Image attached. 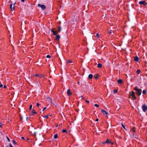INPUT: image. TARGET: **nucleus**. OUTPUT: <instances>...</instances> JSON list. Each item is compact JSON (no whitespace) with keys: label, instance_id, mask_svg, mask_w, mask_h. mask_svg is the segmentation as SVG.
I'll return each mask as SVG.
<instances>
[{"label":"nucleus","instance_id":"1","mask_svg":"<svg viewBox=\"0 0 147 147\" xmlns=\"http://www.w3.org/2000/svg\"><path fill=\"white\" fill-rule=\"evenodd\" d=\"M106 143H110L112 145L113 143L112 142H111L109 140L107 139L106 141L105 142H102V144H105Z\"/></svg>","mask_w":147,"mask_h":147},{"label":"nucleus","instance_id":"2","mask_svg":"<svg viewBox=\"0 0 147 147\" xmlns=\"http://www.w3.org/2000/svg\"><path fill=\"white\" fill-rule=\"evenodd\" d=\"M142 109L143 111L145 112L146 110H147V106L145 105H143L142 107Z\"/></svg>","mask_w":147,"mask_h":147},{"label":"nucleus","instance_id":"3","mask_svg":"<svg viewBox=\"0 0 147 147\" xmlns=\"http://www.w3.org/2000/svg\"><path fill=\"white\" fill-rule=\"evenodd\" d=\"M142 90L141 89H139L138 90L136 91V93L138 95L140 96L141 94Z\"/></svg>","mask_w":147,"mask_h":147},{"label":"nucleus","instance_id":"4","mask_svg":"<svg viewBox=\"0 0 147 147\" xmlns=\"http://www.w3.org/2000/svg\"><path fill=\"white\" fill-rule=\"evenodd\" d=\"M139 4L140 5H146L147 3L145 2V1H140L139 3Z\"/></svg>","mask_w":147,"mask_h":147},{"label":"nucleus","instance_id":"5","mask_svg":"<svg viewBox=\"0 0 147 147\" xmlns=\"http://www.w3.org/2000/svg\"><path fill=\"white\" fill-rule=\"evenodd\" d=\"M130 95L132 96L134 98V99H136V98L135 96V93L133 91L131 92V93L130 94Z\"/></svg>","mask_w":147,"mask_h":147},{"label":"nucleus","instance_id":"6","mask_svg":"<svg viewBox=\"0 0 147 147\" xmlns=\"http://www.w3.org/2000/svg\"><path fill=\"white\" fill-rule=\"evenodd\" d=\"M101 111L103 114H104V115H106V116H107L108 115V113L103 109H102Z\"/></svg>","mask_w":147,"mask_h":147},{"label":"nucleus","instance_id":"7","mask_svg":"<svg viewBox=\"0 0 147 147\" xmlns=\"http://www.w3.org/2000/svg\"><path fill=\"white\" fill-rule=\"evenodd\" d=\"M38 6L40 7L42 9H45L46 8V7L45 5H40V4H38Z\"/></svg>","mask_w":147,"mask_h":147},{"label":"nucleus","instance_id":"8","mask_svg":"<svg viewBox=\"0 0 147 147\" xmlns=\"http://www.w3.org/2000/svg\"><path fill=\"white\" fill-rule=\"evenodd\" d=\"M51 31L53 33V34L54 35H56L57 32L56 31H55L53 29H52L51 30Z\"/></svg>","mask_w":147,"mask_h":147},{"label":"nucleus","instance_id":"9","mask_svg":"<svg viewBox=\"0 0 147 147\" xmlns=\"http://www.w3.org/2000/svg\"><path fill=\"white\" fill-rule=\"evenodd\" d=\"M67 93L68 96H70L72 94V93L70 92V89H68L67 91Z\"/></svg>","mask_w":147,"mask_h":147},{"label":"nucleus","instance_id":"10","mask_svg":"<svg viewBox=\"0 0 147 147\" xmlns=\"http://www.w3.org/2000/svg\"><path fill=\"white\" fill-rule=\"evenodd\" d=\"M10 8L11 9V10H13L15 8V7L14 6H13V7H12V4H11L10 5Z\"/></svg>","mask_w":147,"mask_h":147},{"label":"nucleus","instance_id":"11","mask_svg":"<svg viewBox=\"0 0 147 147\" xmlns=\"http://www.w3.org/2000/svg\"><path fill=\"white\" fill-rule=\"evenodd\" d=\"M56 39L57 40H58L60 38V36L59 35H56Z\"/></svg>","mask_w":147,"mask_h":147},{"label":"nucleus","instance_id":"12","mask_svg":"<svg viewBox=\"0 0 147 147\" xmlns=\"http://www.w3.org/2000/svg\"><path fill=\"white\" fill-rule=\"evenodd\" d=\"M118 83L119 84H121L123 82V81L121 79H119V80L118 81Z\"/></svg>","mask_w":147,"mask_h":147},{"label":"nucleus","instance_id":"13","mask_svg":"<svg viewBox=\"0 0 147 147\" xmlns=\"http://www.w3.org/2000/svg\"><path fill=\"white\" fill-rule=\"evenodd\" d=\"M61 30V28L60 26H59L58 28V32L59 33L60 32Z\"/></svg>","mask_w":147,"mask_h":147},{"label":"nucleus","instance_id":"14","mask_svg":"<svg viewBox=\"0 0 147 147\" xmlns=\"http://www.w3.org/2000/svg\"><path fill=\"white\" fill-rule=\"evenodd\" d=\"M134 60L135 61H138L139 60L138 57L137 56H136L134 58Z\"/></svg>","mask_w":147,"mask_h":147},{"label":"nucleus","instance_id":"15","mask_svg":"<svg viewBox=\"0 0 147 147\" xmlns=\"http://www.w3.org/2000/svg\"><path fill=\"white\" fill-rule=\"evenodd\" d=\"M36 111L34 110L33 109L32 111V115H33V114H36Z\"/></svg>","mask_w":147,"mask_h":147},{"label":"nucleus","instance_id":"16","mask_svg":"<svg viewBox=\"0 0 147 147\" xmlns=\"http://www.w3.org/2000/svg\"><path fill=\"white\" fill-rule=\"evenodd\" d=\"M97 67L99 68H101L102 67V65L101 63H98L97 64Z\"/></svg>","mask_w":147,"mask_h":147},{"label":"nucleus","instance_id":"17","mask_svg":"<svg viewBox=\"0 0 147 147\" xmlns=\"http://www.w3.org/2000/svg\"><path fill=\"white\" fill-rule=\"evenodd\" d=\"M93 77V76L92 74H90L88 76V78L90 79H92Z\"/></svg>","mask_w":147,"mask_h":147},{"label":"nucleus","instance_id":"18","mask_svg":"<svg viewBox=\"0 0 147 147\" xmlns=\"http://www.w3.org/2000/svg\"><path fill=\"white\" fill-rule=\"evenodd\" d=\"M47 99L49 102H51V101H52L50 97H47Z\"/></svg>","mask_w":147,"mask_h":147},{"label":"nucleus","instance_id":"19","mask_svg":"<svg viewBox=\"0 0 147 147\" xmlns=\"http://www.w3.org/2000/svg\"><path fill=\"white\" fill-rule=\"evenodd\" d=\"M131 131L133 132V133H134V132H135V131H136V129H135V128H134V127L132 129H131Z\"/></svg>","mask_w":147,"mask_h":147},{"label":"nucleus","instance_id":"20","mask_svg":"<svg viewBox=\"0 0 147 147\" xmlns=\"http://www.w3.org/2000/svg\"><path fill=\"white\" fill-rule=\"evenodd\" d=\"M67 63H72V61L71 60H68L67 61Z\"/></svg>","mask_w":147,"mask_h":147},{"label":"nucleus","instance_id":"21","mask_svg":"<svg viewBox=\"0 0 147 147\" xmlns=\"http://www.w3.org/2000/svg\"><path fill=\"white\" fill-rule=\"evenodd\" d=\"M141 71L140 69H138L136 71V73L138 74H139L140 72Z\"/></svg>","mask_w":147,"mask_h":147},{"label":"nucleus","instance_id":"22","mask_svg":"<svg viewBox=\"0 0 147 147\" xmlns=\"http://www.w3.org/2000/svg\"><path fill=\"white\" fill-rule=\"evenodd\" d=\"M58 135L57 134H55L54 135V138L55 139H56L57 138Z\"/></svg>","mask_w":147,"mask_h":147},{"label":"nucleus","instance_id":"23","mask_svg":"<svg viewBox=\"0 0 147 147\" xmlns=\"http://www.w3.org/2000/svg\"><path fill=\"white\" fill-rule=\"evenodd\" d=\"M42 117H44V118H46V119H47L48 118V117H49V115H45V116H43Z\"/></svg>","mask_w":147,"mask_h":147},{"label":"nucleus","instance_id":"24","mask_svg":"<svg viewBox=\"0 0 147 147\" xmlns=\"http://www.w3.org/2000/svg\"><path fill=\"white\" fill-rule=\"evenodd\" d=\"M98 75H96V76H94V77L95 79H97L98 78Z\"/></svg>","mask_w":147,"mask_h":147},{"label":"nucleus","instance_id":"25","mask_svg":"<svg viewBox=\"0 0 147 147\" xmlns=\"http://www.w3.org/2000/svg\"><path fill=\"white\" fill-rule=\"evenodd\" d=\"M142 93L144 94H145L146 93V91L145 90H143Z\"/></svg>","mask_w":147,"mask_h":147},{"label":"nucleus","instance_id":"26","mask_svg":"<svg viewBox=\"0 0 147 147\" xmlns=\"http://www.w3.org/2000/svg\"><path fill=\"white\" fill-rule=\"evenodd\" d=\"M13 143L14 144H16V142L14 140H13Z\"/></svg>","mask_w":147,"mask_h":147},{"label":"nucleus","instance_id":"27","mask_svg":"<svg viewBox=\"0 0 147 147\" xmlns=\"http://www.w3.org/2000/svg\"><path fill=\"white\" fill-rule=\"evenodd\" d=\"M51 57V56L50 55H47V56H46V57L47 58H50Z\"/></svg>","mask_w":147,"mask_h":147},{"label":"nucleus","instance_id":"28","mask_svg":"<svg viewBox=\"0 0 147 147\" xmlns=\"http://www.w3.org/2000/svg\"><path fill=\"white\" fill-rule=\"evenodd\" d=\"M134 89L136 91L138 90L139 89H138L137 86H136L134 88Z\"/></svg>","mask_w":147,"mask_h":147},{"label":"nucleus","instance_id":"29","mask_svg":"<svg viewBox=\"0 0 147 147\" xmlns=\"http://www.w3.org/2000/svg\"><path fill=\"white\" fill-rule=\"evenodd\" d=\"M67 131L65 129H63L62 131V132H63V133H64V132H66Z\"/></svg>","mask_w":147,"mask_h":147},{"label":"nucleus","instance_id":"30","mask_svg":"<svg viewBox=\"0 0 147 147\" xmlns=\"http://www.w3.org/2000/svg\"><path fill=\"white\" fill-rule=\"evenodd\" d=\"M94 106L95 107H99V105H97V104H95L94 105Z\"/></svg>","mask_w":147,"mask_h":147},{"label":"nucleus","instance_id":"31","mask_svg":"<svg viewBox=\"0 0 147 147\" xmlns=\"http://www.w3.org/2000/svg\"><path fill=\"white\" fill-rule=\"evenodd\" d=\"M96 36L97 38H99V34H98V33L96 34Z\"/></svg>","mask_w":147,"mask_h":147},{"label":"nucleus","instance_id":"32","mask_svg":"<svg viewBox=\"0 0 147 147\" xmlns=\"http://www.w3.org/2000/svg\"><path fill=\"white\" fill-rule=\"evenodd\" d=\"M112 30H110V31H109V34H111V33H112Z\"/></svg>","mask_w":147,"mask_h":147},{"label":"nucleus","instance_id":"33","mask_svg":"<svg viewBox=\"0 0 147 147\" xmlns=\"http://www.w3.org/2000/svg\"><path fill=\"white\" fill-rule=\"evenodd\" d=\"M117 90H114V93H116L117 92Z\"/></svg>","mask_w":147,"mask_h":147},{"label":"nucleus","instance_id":"34","mask_svg":"<svg viewBox=\"0 0 147 147\" xmlns=\"http://www.w3.org/2000/svg\"><path fill=\"white\" fill-rule=\"evenodd\" d=\"M32 105H30V107H29V109H31L32 108Z\"/></svg>","mask_w":147,"mask_h":147},{"label":"nucleus","instance_id":"35","mask_svg":"<svg viewBox=\"0 0 147 147\" xmlns=\"http://www.w3.org/2000/svg\"><path fill=\"white\" fill-rule=\"evenodd\" d=\"M121 125H122V126L125 129V126L123 124H122H122H121Z\"/></svg>","mask_w":147,"mask_h":147},{"label":"nucleus","instance_id":"36","mask_svg":"<svg viewBox=\"0 0 147 147\" xmlns=\"http://www.w3.org/2000/svg\"><path fill=\"white\" fill-rule=\"evenodd\" d=\"M6 138H7V139L8 140V141H9V142L10 141V140H9V139L8 138V137H7V136H6Z\"/></svg>","mask_w":147,"mask_h":147},{"label":"nucleus","instance_id":"37","mask_svg":"<svg viewBox=\"0 0 147 147\" xmlns=\"http://www.w3.org/2000/svg\"><path fill=\"white\" fill-rule=\"evenodd\" d=\"M39 105H40L38 104V103L37 102L36 103V106L37 107H38Z\"/></svg>","mask_w":147,"mask_h":147},{"label":"nucleus","instance_id":"38","mask_svg":"<svg viewBox=\"0 0 147 147\" xmlns=\"http://www.w3.org/2000/svg\"><path fill=\"white\" fill-rule=\"evenodd\" d=\"M86 102L87 103H89V101L87 100H86Z\"/></svg>","mask_w":147,"mask_h":147},{"label":"nucleus","instance_id":"39","mask_svg":"<svg viewBox=\"0 0 147 147\" xmlns=\"http://www.w3.org/2000/svg\"><path fill=\"white\" fill-rule=\"evenodd\" d=\"M9 146L10 147H13L12 146L11 144H9Z\"/></svg>","mask_w":147,"mask_h":147},{"label":"nucleus","instance_id":"40","mask_svg":"<svg viewBox=\"0 0 147 147\" xmlns=\"http://www.w3.org/2000/svg\"><path fill=\"white\" fill-rule=\"evenodd\" d=\"M3 84H1L0 85V88H1V87H3Z\"/></svg>","mask_w":147,"mask_h":147},{"label":"nucleus","instance_id":"41","mask_svg":"<svg viewBox=\"0 0 147 147\" xmlns=\"http://www.w3.org/2000/svg\"><path fill=\"white\" fill-rule=\"evenodd\" d=\"M46 107H44L42 110V111H44V110L46 109Z\"/></svg>","mask_w":147,"mask_h":147},{"label":"nucleus","instance_id":"42","mask_svg":"<svg viewBox=\"0 0 147 147\" xmlns=\"http://www.w3.org/2000/svg\"><path fill=\"white\" fill-rule=\"evenodd\" d=\"M3 87L4 88H6L7 87V86L6 85H4Z\"/></svg>","mask_w":147,"mask_h":147},{"label":"nucleus","instance_id":"43","mask_svg":"<svg viewBox=\"0 0 147 147\" xmlns=\"http://www.w3.org/2000/svg\"><path fill=\"white\" fill-rule=\"evenodd\" d=\"M98 121V119H96V121Z\"/></svg>","mask_w":147,"mask_h":147},{"label":"nucleus","instance_id":"44","mask_svg":"<svg viewBox=\"0 0 147 147\" xmlns=\"http://www.w3.org/2000/svg\"><path fill=\"white\" fill-rule=\"evenodd\" d=\"M21 1L23 2H24V0H21Z\"/></svg>","mask_w":147,"mask_h":147},{"label":"nucleus","instance_id":"45","mask_svg":"<svg viewBox=\"0 0 147 147\" xmlns=\"http://www.w3.org/2000/svg\"><path fill=\"white\" fill-rule=\"evenodd\" d=\"M35 76H39L37 74H36Z\"/></svg>","mask_w":147,"mask_h":147},{"label":"nucleus","instance_id":"46","mask_svg":"<svg viewBox=\"0 0 147 147\" xmlns=\"http://www.w3.org/2000/svg\"><path fill=\"white\" fill-rule=\"evenodd\" d=\"M26 119L27 120H28V117H26Z\"/></svg>","mask_w":147,"mask_h":147},{"label":"nucleus","instance_id":"47","mask_svg":"<svg viewBox=\"0 0 147 147\" xmlns=\"http://www.w3.org/2000/svg\"><path fill=\"white\" fill-rule=\"evenodd\" d=\"M21 138H22V139H24V137H22Z\"/></svg>","mask_w":147,"mask_h":147},{"label":"nucleus","instance_id":"48","mask_svg":"<svg viewBox=\"0 0 147 147\" xmlns=\"http://www.w3.org/2000/svg\"><path fill=\"white\" fill-rule=\"evenodd\" d=\"M1 125H0V126L1 127Z\"/></svg>","mask_w":147,"mask_h":147},{"label":"nucleus","instance_id":"49","mask_svg":"<svg viewBox=\"0 0 147 147\" xmlns=\"http://www.w3.org/2000/svg\"><path fill=\"white\" fill-rule=\"evenodd\" d=\"M27 140H28V139H27Z\"/></svg>","mask_w":147,"mask_h":147}]
</instances>
